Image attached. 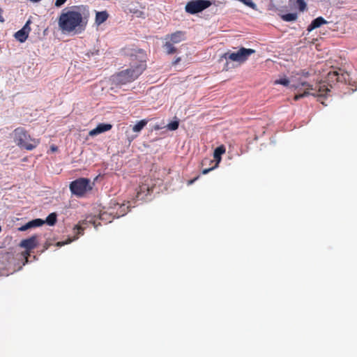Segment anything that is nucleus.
Wrapping results in <instances>:
<instances>
[{
  "label": "nucleus",
  "mask_w": 357,
  "mask_h": 357,
  "mask_svg": "<svg viewBox=\"0 0 357 357\" xmlns=\"http://www.w3.org/2000/svg\"><path fill=\"white\" fill-rule=\"evenodd\" d=\"M132 61H135L130 68L113 75L112 82L116 85H125L132 82L141 75L146 68V54L142 49H133L126 52Z\"/></svg>",
  "instance_id": "obj_1"
},
{
  "label": "nucleus",
  "mask_w": 357,
  "mask_h": 357,
  "mask_svg": "<svg viewBox=\"0 0 357 357\" xmlns=\"http://www.w3.org/2000/svg\"><path fill=\"white\" fill-rule=\"evenodd\" d=\"M58 24L63 32L80 33L85 29L86 21L81 13L76 10H67L61 13Z\"/></svg>",
  "instance_id": "obj_2"
},
{
  "label": "nucleus",
  "mask_w": 357,
  "mask_h": 357,
  "mask_svg": "<svg viewBox=\"0 0 357 357\" xmlns=\"http://www.w3.org/2000/svg\"><path fill=\"white\" fill-rule=\"evenodd\" d=\"M292 86L295 89H300L301 87H305V89L303 93L296 94L295 96L294 99L296 100L309 95L317 97H324L330 91L328 84L325 82H319L314 87L307 82H301L296 84H294Z\"/></svg>",
  "instance_id": "obj_3"
},
{
  "label": "nucleus",
  "mask_w": 357,
  "mask_h": 357,
  "mask_svg": "<svg viewBox=\"0 0 357 357\" xmlns=\"http://www.w3.org/2000/svg\"><path fill=\"white\" fill-rule=\"evenodd\" d=\"M13 140L18 146L29 151L33 150L39 144L38 140L31 139V136L22 127L14 130Z\"/></svg>",
  "instance_id": "obj_4"
},
{
  "label": "nucleus",
  "mask_w": 357,
  "mask_h": 357,
  "mask_svg": "<svg viewBox=\"0 0 357 357\" xmlns=\"http://www.w3.org/2000/svg\"><path fill=\"white\" fill-rule=\"evenodd\" d=\"M38 245V236L33 235L30 238L23 239L20 243V247L25 249L24 251L17 254L16 259L23 261L22 265L24 266L29 261V257L31 255L32 250L35 249Z\"/></svg>",
  "instance_id": "obj_5"
},
{
  "label": "nucleus",
  "mask_w": 357,
  "mask_h": 357,
  "mask_svg": "<svg viewBox=\"0 0 357 357\" xmlns=\"http://www.w3.org/2000/svg\"><path fill=\"white\" fill-rule=\"evenodd\" d=\"M92 189L90 185V180L86 178H79L70 184V190L73 194L77 197L84 196L87 192Z\"/></svg>",
  "instance_id": "obj_6"
},
{
  "label": "nucleus",
  "mask_w": 357,
  "mask_h": 357,
  "mask_svg": "<svg viewBox=\"0 0 357 357\" xmlns=\"http://www.w3.org/2000/svg\"><path fill=\"white\" fill-rule=\"evenodd\" d=\"M255 52V50L253 49L241 47L236 52H227L224 54L222 58L242 63L247 61L248 57Z\"/></svg>",
  "instance_id": "obj_7"
},
{
  "label": "nucleus",
  "mask_w": 357,
  "mask_h": 357,
  "mask_svg": "<svg viewBox=\"0 0 357 357\" xmlns=\"http://www.w3.org/2000/svg\"><path fill=\"white\" fill-rule=\"evenodd\" d=\"M211 5V1L208 0H192L186 4L185 10L188 13L195 14L202 12Z\"/></svg>",
  "instance_id": "obj_8"
},
{
  "label": "nucleus",
  "mask_w": 357,
  "mask_h": 357,
  "mask_svg": "<svg viewBox=\"0 0 357 357\" xmlns=\"http://www.w3.org/2000/svg\"><path fill=\"white\" fill-rule=\"evenodd\" d=\"M225 147L224 146V145H221V146H218L215 150H214V152H213V158H214V160L216 161L215 162V165L211 167V168H208V169H204L202 170V174H208L210 171L213 170V169H215L216 167H218L219 162H220L221 160V155L225 153Z\"/></svg>",
  "instance_id": "obj_9"
},
{
  "label": "nucleus",
  "mask_w": 357,
  "mask_h": 357,
  "mask_svg": "<svg viewBox=\"0 0 357 357\" xmlns=\"http://www.w3.org/2000/svg\"><path fill=\"white\" fill-rule=\"evenodd\" d=\"M185 33L184 31H178L172 34L167 35L165 38V40H168L174 44H177L181 41L185 40Z\"/></svg>",
  "instance_id": "obj_10"
},
{
  "label": "nucleus",
  "mask_w": 357,
  "mask_h": 357,
  "mask_svg": "<svg viewBox=\"0 0 357 357\" xmlns=\"http://www.w3.org/2000/svg\"><path fill=\"white\" fill-rule=\"evenodd\" d=\"M151 188L149 184L142 183L137 189L136 198L137 199H144L150 193Z\"/></svg>",
  "instance_id": "obj_11"
},
{
  "label": "nucleus",
  "mask_w": 357,
  "mask_h": 357,
  "mask_svg": "<svg viewBox=\"0 0 357 357\" xmlns=\"http://www.w3.org/2000/svg\"><path fill=\"white\" fill-rule=\"evenodd\" d=\"M112 128V126L110 123H99L96 128L89 131V135L93 137L100 133L109 131Z\"/></svg>",
  "instance_id": "obj_12"
},
{
  "label": "nucleus",
  "mask_w": 357,
  "mask_h": 357,
  "mask_svg": "<svg viewBox=\"0 0 357 357\" xmlns=\"http://www.w3.org/2000/svg\"><path fill=\"white\" fill-rule=\"evenodd\" d=\"M44 223H45L44 220H43L42 219H40V218H37V219L33 220L31 221H29L24 225H22L21 227L19 228V230L24 231H26L32 227L42 226Z\"/></svg>",
  "instance_id": "obj_13"
},
{
  "label": "nucleus",
  "mask_w": 357,
  "mask_h": 357,
  "mask_svg": "<svg viewBox=\"0 0 357 357\" xmlns=\"http://www.w3.org/2000/svg\"><path fill=\"white\" fill-rule=\"evenodd\" d=\"M328 22L322 17H318L314 19L310 26L307 28L308 31H311L312 30L320 27L323 24H327Z\"/></svg>",
  "instance_id": "obj_14"
},
{
  "label": "nucleus",
  "mask_w": 357,
  "mask_h": 357,
  "mask_svg": "<svg viewBox=\"0 0 357 357\" xmlns=\"http://www.w3.org/2000/svg\"><path fill=\"white\" fill-rule=\"evenodd\" d=\"M109 17L107 11L97 12L96 15V23L100 25L105 22Z\"/></svg>",
  "instance_id": "obj_15"
},
{
  "label": "nucleus",
  "mask_w": 357,
  "mask_h": 357,
  "mask_svg": "<svg viewBox=\"0 0 357 357\" xmlns=\"http://www.w3.org/2000/svg\"><path fill=\"white\" fill-rule=\"evenodd\" d=\"M166 42L163 45V47L165 49L167 54H172L176 52V48L174 46V43L168 40H165Z\"/></svg>",
  "instance_id": "obj_16"
},
{
  "label": "nucleus",
  "mask_w": 357,
  "mask_h": 357,
  "mask_svg": "<svg viewBox=\"0 0 357 357\" xmlns=\"http://www.w3.org/2000/svg\"><path fill=\"white\" fill-rule=\"evenodd\" d=\"M326 79L328 82L335 83L338 79V71L331 70L328 73Z\"/></svg>",
  "instance_id": "obj_17"
},
{
  "label": "nucleus",
  "mask_w": 357,
  "mask_h": 357,
  "mask_svg": "<svg viewBox=\"0 0 357 357\" xmlns=\"http://www.w3.org/2000/svg\"><path fill=\"white\" fill-rule=\"evenodd\" d=\"M27 33L24 30H19L15 33V38L20 43H24L28 38Z\"/></svg>",
  "instance_id": "obj_18"
},
{
  "label": "nucleus",
  "mask_w": 357,
  "mask_h": 357,
  "mask_svg": "<svg viewBox=\"0 0 357 357\" xmlns=\"http://www.w3.org/2000/svg\"><path fill=\"white\" fill-rule=\"evenodd\" d=\"M148 120L142 119L137 122V123L132 127V130L135 132H139L146 126Z\"/></svg>",
  "instance_id": "obj_19"
},
{
  "label": "nucleus",
  "mask_w": 357,
  "mask_h": 357,
  "mask_svg": "<svg viewBox=\"0 0 357 357\" xmlns=\"http://www.w3.org/2000/svg\"><path fill=\"white\" fill-rule=\"evenodd\" d=\"M116 206L119 207L116 215L117 218L120 216H123L127 213V209L128 208V206H126L125 204L119 205L117 204Z\"/></svg>",
  "instance_id": "obj_20"
},
{
  "label": "nucleus",
  "mask_w": 357,
  "mask_h": 357,
  "mask_svg": "<svg viewBox=\"0 0 357 357\" xmlns=\"http://www.w3.org/2000/svg\"><path fill=\"white\" fill-rule=\"evenodd\" d=\"M56 222V215L55 213H50L46 218L45 222L50 226H53Z\"/></svg>",
  "instance_id": "obj_21"
},
{
  "label": "nucleus",
  "mask_w": 357,
  "mask_h": 357,
  "mask_svg": "<svg viewBox=\"0 0 357 357\" xmlns=\"http://www.w3.org/2000/svg\"><path fill=\"white\" fill-rule=\"evenodd\" d=\"M281 18L282 20L285 22H292L295 21L297 19V14L296 13H287L281 15Z\"/></svg>",
  "instance_id": "obj_22"
},
{
  "label": "nucleus",
  "mask_w": 357,
  "mask_h": 357,
  "mask_svg": "<svg viewBox=\"0 0 357 357\" xmlns=\"http://www.w3.org/2000/svg\"><path fill=\"white\" fill-rule=\"evenodd\" d=\"M338 71V79L337 82H346L349 75L347 73H342V70L339 69Z\"/></svg>",
  "instance_id": "obj_23"
},
{
  "label": "nucleus",
  "mask_w": 357,
  "mask_h": 357,
  "mask_svg": "<svg viewBox=\"0 0 357 357\" xmlns=\"http://www.w3.org/2000/svg\"><path fill=\"white\" fill-rule=\"evenodd\" d=\"M130 12L135 15L137 17L145 18V13L144 11L138 10L137 8H130Z\"/></svg>",
  "instance_id": "obj_24"
},
{
  "label": "nucleus",
  "mask_w": 357,
  "mask_h": 357,
  "mask_svg": "<svg viewBox=\"0 0 357 357\" xmlns=\"http://www.w3.org/2000/svg\"><path fill=\"white\" fill-rule=\"evenodd\" d=\"M178 126H179L178 121H172V122L168 123L167 126V128L169 130H176L178 129Z\"/></svg>",
  "instance_id": "obj_25"
},
{
  "label": "nucleus",
  "mask_w": 357,
  "mask_h": 357,
  "mask_svg": "<svg viewBox=\"0 0 357 357\" xmlns=\"http://www.w3.org/2000/svg\"><path fill=\"white\" fill-rule=\"evenodd\" d=\"M275 84H282L287 86L289 84V80L287 78H281L275 81Z\"/></svg>",
  "instance_id": "obj_26"
},
{
  "label": "nucleus",
  "mask_w": 357,
  "mask_h": 357,
  "mask_svg": "<svg viewBox=\"0 0 357 357\" xmlns=\"http://www.w3.org/2000/svg\"><path fill=\"white\" fill-rule=\"evenodd\" d=\"M300 11H304L307 8V4L304 0H296Z\"/></svg>",
  "instance_id": "obj_27"
},
{
  "label": "nucleus",
  "mask_w": 357,
  "mask_h": 357,
  "mask_svg": "<svg viewBox=\"0 0 357 357\" xmlns=\"http://www.w3.org/2000/svg\"><path fill=\"white\" fill-rule=\"evenodd\" d=\"M30 23H31V21L28 20L26 22V24H24V26L21 29L22 30H24L26 32V33H27L28 36H29V32L31 31V28L29 26Z\"/></svg>",
  "instance_id": "obj_28"
},
{
  "label": "nucleus",
  "mask_w": 357,
  "mask_h": 357,
  "mask_svg": "<svg viewBox=\"0 0 357 357\" xmlns=\"http://www.w3.org/2000/svg\"><path fill=\"white\" fill-rule=\"evenodd\" d=\"M66 1L67 0H56L54 5L56 7L59 8L61 6H63Z\"/></svg>",
  "instance_id": "obj_29"
},
{
  "label": "nucleus",
  "mask_w": 357,
  "mask_h": 357,
  "mask_svg": "<svg viewBox=\"0 0 357 357\" xmlns=\"http://www.w3.org/2000/svg\"><path fill=\"white\" fill-rule=\"evenodd\" d=\"M72 241V240L69 239L67 242H64V241H59L56 243V245L58 247H61V246H63L65 244H67L68 243H70Z\"/></svg>",
  "instance_id": "obj_30"
},
{
  "label": "nucleus",
  "mask_w": 357,
  "mask_h": 357,
  "mask_svg": "<svg viewBox=\"0 0 357 357\" xmlns=\"http://www.w3.org/2000/svg\"><path fill=\"white\" fill-rule=\"evenodd\" d=\"M198 178V176L197 177H195V178L193 179H191V180H189L188 181V185H192L197 179Z\"/></svg>",
  "instance_id": "obj_31"
},
{
  "label": "nucleus",
  "mask_w": 357,
  "mask_h": 357,
  "mask_svg": "<svg viewBox=\"0 0 357 357\" xmlns=\"http://www.w3.org/2000/svg\"><path fill=\"white\" fill-rule=\"evenodd\" d=\"M299 75H302L304 77H307L309 75V73L305 70H302Z\"/></svg>",
  "instance_id": "obj_32"
},
{
  "label": "nucleus",
  "mask_w": 357,
  "mask_h": 357,
  "mask_svg": "<svg viewBox=\"0 0 357 357\" xmlns=\"http://www.w3.org/2000/svg\"><path fill=\"white\" fill-rule=\"evenodd\" d=\"M2 13H3V10L0 8V22H4V19L2 16Z\"/></svg>",
  "instance_id": "obj_33"
},
{
  "label": "nucleus",
  "mask_w": 357,
  "mask_h": 357,
  "mask_svg": "<svg viewBox=\"0 0 357 357\" xmlns=\"http://www.w3.org/2000/svg\"><path fill=\"white\" fill-rule=\"evenodd\" d=\"M180 61H181V57H178L175 59V61H174L173 65H176V64L178 63Z\"/></svg>",
  "instance_id": "obj_34"
},
{
  "label": "nucleus",
  "mask_w": 357,
  "mask_h": 357,
  "mask_svg": "<svg viewBox=\"0 0 357 357\" xmlns=\"http://www.w3.org/2000/svg\"><path fill=\"white\" fill-rule=\"evenodd\" d=\"M137 136H131V137H128V139L129 141V142H131L132 141L134 140V139Z\"/></svg>",
  "instance_id": "obj_35"
},
{
  "label": "nucleus",
  "mask_w": 357,
  "mask_h": 357,
  "mask_svg": "<svg viewBox=\"0 0 357 357\" xmlns=\"http://www.w3.org/2000/svg\"><path fill=\"white\" fill-rule=\"evenodd\" d=\"M57 149H58L57 146H51L52 151H57Z\"/></svg>",
  "instance_id": "obj_36"
},
{
  "label": "nucleus",
  "mask_w": 357,
  "mask_h": 357,
  "mask_svg": "<svg viewBox=\"0 0 357 357\" xmlns=\"http://www.w3.org/2000/svg\"><path fill=\"white\" fill-rule=\"evenodd\" d=\"M224 70H228V63H226L225 67H224Z\"/></svg>",
  "instance_id": "obj_37"
},
{
  "label": "nucleus",
  "mask_w": 357,
  "mask_h": 357,
  "mask_svg": "<svg viewBox=\"0 0 357 357\" xmlns=\"http://www.w3.org/2000/svg\"><path fill=\"white\" fill-rule=\"evenodd\" d=\"M75 227L77 229V230H82V228L78 225H76Z\"/></svg>",
  "instance_id": "obj_38"
},
{
  "label": "nucleus",
  "mask_w": 357,
  "mask_h": 357,
  "mask_svg": "<svg viewBox=\"0 0 357 357\" xmlns=\"http://www.w3.org/2000/svg\"><path fill=\"white\" fill-rule=\"evenodd\" d=\"M31 1H33V2H38L40 1V0H30Z\"/></svg>",
  "instance_id": "obj_39"
}]
</instances>
